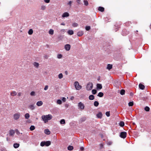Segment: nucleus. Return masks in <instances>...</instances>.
Listing matches in <instances>:
<instances>
[{"mask_svg":"<svg viewBox=\"0 0 151 151\" xmlns=\"http://www.w3.org/2000/svg\"><path fill=\"white\" fill-rule=\"evenodd\" d=\"M49 33L50 35H53L54 33V31L52 29H50L49 30Z\"/></svg>","mask_w":151,"mask_h":151,"instance_id":"nucleus-33","label":"nucleus"},{"mask_svg":"<svg viewBox=\"0 0 151 151\" xmlns=\"http://www.w3.org/2000/svg\"><path fill=\"white\" fill-rule=\"evenodd\" d=\"M127 132H122L120 133L119 136L122 138L124 139L127 136Z\"/></svg>","mask_w":151,"mask_h":151,"instance_id":"nucleus-5","label":"nucleus"},{"mask_svg":"<svg viewBox=\"0 0 151 151\" xmlns=\"http://www.w3.org/2000/svg\"><path fill=\"white\" fill-rule=\"evenodd\" d=\"M33 33V31L32 29H30L28 31V33L29 35H31Z\"/></svg>","mask_w":151,"mask_h":151,"instance_id":"nucleus-29","label":"nucleus"},{"mask_svg":"<svg viewBox=\"0 0 151 151\" xmlns=\"http://www.w3.org/2000/svg\"><path fill=\"white\" fill-rule=\"evenodd\" d=\"M65 24L64 23H61V24H60V25H65Z\"/></svg>","mask_w":151,"mask_h":151,"instance_id":"nucleus-60","label":"nucleus"},{"mask_svg":"<svg viewBox=\"0 0 151 151\" xmlns=\"http://www.w3.org/2000/svg\"><path fill=\"white\" fill-rule=\"evenodd\" d=\"M46 9V7L45 6H41V9L42 10H45Z\"/></svg>","mask_w":151,"mask_h":151,"instance_id":"nucleus-46","label":"nucleus"},{"mask_svg":"<svg viewBox=\"0 0 151 151\" xmlns=\"http://www.w3.org/2000/svg\"><path fill=\"white\" fill-rule=\"evenodd\" d=\"M62 55L61 54H58L57 56V58H58L60 59L62 58Z\"/></svg>","mask_w":151,"mask_h":151,"instance_id":"nucleus-45","label":"nucleus"},{"mask_svg":"<svg viewBox=\"0 0 151 151\" xmlns=\"http://www.w3.org/2000/svg\"><path fill=\"white\" fill-rule=\"evenodd\" d=\"M63 17H66V12H64L62 15Z\"/></svg>","mask_w":151,"mask_h":151,"instance_id":"nucleus-48","label":"nucleus"},{"mask_svg":"<svg viewBox=\"0 0 151 151\" xmlns=\"http://www.w3.org/2000/svg\"><path fill=\"white\" fill-rule=\"evenodd\" d=\"M112 68V65L110 64H108L107 65L106 68L109 70H110Z\"/></svg>","mask_w":151,"mask_h":151,"instance_id":"nucleus-16","label":"nucleus"},{"mask_svg":"<svg viewBox=\"0 0 151 151\" xmlns=\"http://www.w3.org/2000/svg\"><path fill=\"white\" fill-rule=\"evenodd\" d=\"M91 29V27L90 26H86V27L85 29L86 30L88 31L90 30Z\"/></svg>","mask_w":151,"mask_h":151,"instance_id":"nucleus-40","label":"nucleus"},{"mask_svg":"<svg viewBox=\"0 0 151 151\" xmlns=\"http://www.w3.org/2000/svg\"><path fill=\"white\" fill-rule=\"evenodd\" d=\"M51 144V142L50 141H42L40 144V146L42 147L46 146L48 147Z\"/></svg>","mask_w":151,"mask_h":151,"instance_id":"nucleus-2","label":"nucleus"},{"mask_svg":"<svg viewBox=\"0 0 151 151\" xmlns=\"http://www.w3.org/2000/svg\"><path fill=\"white\" fill-rule=\"evenodd\" d=\"M17 93L16 91H12L11 93V94L12 96H15L17 95Z\"/></svg>","mask_w":151,"mask_h":151,"instance_id":"nucleus-35","label":"nucleus"},{"mask_svg":"<svg viewBox=\"0 0 151 151\" xmlns=\"http://www.w3.org/2000/svg\"><path fill=\"white\" fill-rule=\"evenodd\" d=\"M97 117L100 119H101L102 116V114L101 112H99L98 114H96Z\"/></svg>","mask_w":151,"mask_h":151,"instance_id":"nucleus-9","label":"nucleus"},{"mask_svg":"<svg viewBox=\"0 0 151 151\" xmlns=\"http://www.w3.org/2000/svg\"><path fill=\"white\" fill-rule=\"evenodd\" d=\"M71 3H72V2L71 1H70L68 3V5H69L70 6H70H71Z\"/></svg>","mask_w":151,"mask_h":151,"instance_id":"nucleus-55","label":"nucleus"},{"mask_svg":"<svg viewBox=\"0 0 151 151\" xmlns=\"http://www.w3.org/2000/svg\"><path fill=\"white\" fill-rule=\"evenodd\" d=\"M139 88L142 90H144L145 88V86L144 85L141 83L139 84Z\"/></svg>","mask_w":151,"mask_h":151,"instance_id":"nucleus-11","label":"nucleus"},{"mask_svg":"<svg viewBox=\"0 0 151 151\" xmlns=\"http://www.w3.org/2000/svg\"><path fill=\"white\" fill-rule=\"evenodd\" d=\"M1 151H7L5 148H2L1 149Z\"/></svg>","mask_w":151,"mask_h":151,"instance_id":"nucleus-56","label":"nucleus"},{"mask_svg":"<svg viewBox=\"0 0 151 151\" xmlns=\"http://www.w3.org/2000/svg\"><path fill=\"white\" fill-rule=\"evenodd\" d=\"M104 96V93L102 92H99L98 95H97V96L100 97H103Z\"/></svg>","mask_w":151,"mask_h":151,"instance_id":"nucleus-23","label":"nucleus"},{"mask_svg":"<svg viewBox=\"0 0 151 151\" xmlns=\"http://www.w3.org/2000/svg\"><path fill=\"white\" fill-rule=\"evenodd\" d=\"M86 120L85 118H82L81 119V122H83Z\"/></svg>","mask_w":151,"mask_h":151,"instance_id":"nucleus-47","label":"nucleus"},{"mask_svg":"<svg viewBox=\"0 0 151 151\" xmlns=\"http://www.w3.org/2000/svg\"><path fill=\"white\" fill-rule=\"evenodd\" d=\"M84 150V148L83 147H80V150L81 151H83Z\"/></svg>","mask_w":151,"mask_h":151,"instance_id":"nucleus-54","label":"nucleus"},{"mask_svg":"<svg viewBox=\"0 0 151 151\" xmlns=\"http://www.w3.org/2000/svg\"><path fill=\"white\" fill-rule=\"evenodd\" d=\"M43 104V102L41 101H39L37 102L36 105L38 106H40Z\"/></svg>","mask_w":151,"mask_h":151,"instance_id":"nucleus-14","label":"nucleus"},{"mask_svg":"<svg viewBox=\"0 0 151 151\" xmlns=\"http://www.w3.org/2000/svg\"><path fill=\"white\" fill-rule=\"evenodd\" d=\"M84 5L86 6H87L88 5V2L86 0H84Z\"/></svg>","mask_w":151,"mask_h":151,"instance_id":"nucleus-44","label":"nucleus"},{"mask_svg":"<svg viewBox=\"0 0 151 151\" xmlns=\"http://www.w3.org/2000/svg\"><path fill=\"white\" fill-rule=\"evenodd\" d=\"M19 146V144L17 143H15L13 145V146L15 148H18Z\"/></svg>","mask_w":151,"mask_h":151,"instance_id":"nucleus-19","label":"nucleus"},{"mask_svg":"<svg viewBox=\"0 0 151 151\" xmlns=\"http://www.w3.org/2000/svg\"><path fill=\"white\" fill-rule=\"evenodd\" d=\"M15 133V132L13 130H11L9 131V134L11 136H14Z\"/></svg>","mask_w":151,"mask_h":151,"instance_id":"nucleus-10","label":"nucleus"},{"mask_svg":"<svg viewBox=\"0 0 151 151\" xmlns=\"http://www.w3.org/2000/svg\"><path fill=\"white\" fill-rule=\"evenodd\" d=\"M83 34V32L82 31H79L77 33V35L79 37L82 36Z\"/></svg>","mask_w":151,"mask_h":151,"instance_id":"nucleus-13","label":"nucleus"},{"mask_svg":"<svg viewBox=\"0 0 151 151\" xmlns=\"http://www.w3.org/2000/svg\"><path fill=\"white\" fill-rule=\"evenodd\" d=\"M63 75L62 73H60L58 75V78L60 79H61L63 77Z\"/></svg>","mask_w":151,"mask_h":151,"instance_id":"nucleus-38","label":"nucleus"},{"mask_svg":"<svg viewBox=\"0 0 151 151\" xmlns=\"http://www.w3.org/2000/svg\"><path fill=\"white\" fill-rule=\"evenodd\" d=\"M69 16V13L68 12H67V17H68Z\"/></svg>","mask_w":151,"mask_h":151,"instance_id":"nucleus-62","label":"nucleus"},{"mask_svg":"<svg viewBox=\"0 0 151 151\" xmlns=\"http://www.w3.org/2000/svg\"><path fill=\"white\" fill-rule=\"evenodd\" d=\"M80 0H77V2L78 4H80Z\"/></svg>","mask_w":151,"mask_h":151,"instance_id":"nucleus-57","label":"nucleus"},{"mask_svg":"<svg viewBox=\"0 0 151 151\" xmlns=\"http://www.w3.org/2000/svg\"><path fill=\"white\" fill-rule=\"evenodd\" d=\"M99 103L98 101H96L94 102V105L96 107L98 106L99 105Z\"/></svg>","mask_w":151,"mask_h":151,"instance_id":"nucleus-26","label":"nucleus"},{"mask_svg":"<svg viewBox=\"0 0 151 151\" xmlns=\"http://www.w3.org/2000/svg\"><path fill=\"white\" fill-rule=\"evenodd\" d=\"M89 99L90 100H93L94 99V96L93 95H90L89 96Z\"/></svg>","mask_w":151,"mask_h":151,"instance_id":"nucleus-21","label":"nucleus"},{"mask_svg":"<svg viewBox=\"0 0 151 151\" xmlns=\"http://www.w3.org/2000/svg\"><path fill=\"white\" fill-rule=\"evenodd\" d=\"M62 101L60 99H58L57 101V104H62Z\"/></svg>","mask_w":151,"mask_h":151,"instance_id":"nucleus-37","label":"nucleus"},{"mask_svg":"<svg viewBox=\"0 0 151 151\" xmlns=\"http://www.w3.org/2000/svg\"><path fill=\"white\" fill-rule=\"evenodd\" d=\"M97 92V90L96 89H93L92 91V94L94 95Z\"/></svg>","mask_w":151,"mask_h":151,"instance_id":"nucleus-36","label":"nucleus"},{"mask_svg":"<svg viewBox=\"0 0 151 151\" xmlns=\"http://www.w3.org/2000/svg\"><path fill=\"white\" fill-rule=\"evenodd\" d=\"M70 44H67V51L70 50Z\"/></svg>","mask_w":151,"mask_h":151,"instance_id":"nucleus-31","label":"nucleus"},{"mask_svg":"<svg viewBox=\"0 0 151 151\" xmlns=\"http://www.w3.org/2000/svg\"><path fill=\"white\" fill-rule=\"evenodd\" d=\"M67 33L69 35H71L73 34L74 32L73 30H69L68 31Z\"/></svg>","mask_w":151,"mask_h":151,"instance_id":"nucleus-18","label":"nucleus"},{"mask_svg":"<svg viewBox=\"0 0 151 151\" xmlns=\"http://www.w3.org/2000/svg\"><path fill=\"white\" fill-rule=\"evenodd\" d=\"M97 89H101L102 88V85L101 84L97 83L96 85Z\"/></svg>","mask_w":151,"mask_h":151,"instance_id":"nucleus-12","label":"nucleus"},{"mask_svg":"<svg viewBox=\"0 0 151 151\" xmlns=\"http://www.w3.org/2000/svg\"><path fill=\"white\" fill-rule=\"evenodd\" d=\"M97 80L98 81H99L100 80V77H99L97 79Z\"/></svg>","mask_w":151,"mask_h":151,"instance_id":"nucleus-63","label":"nucleus"},{"mask_svg":"<svg viewBox=\"0 0 151 151\" xmlns=\"http://www.w3.org/2000/svg\"><path fill=\"white\" fill-rule=\"evenodd\" d=\"M44 132L47 134H50V131L48 129H46L45 130Z\"/></svg>","mask_w":151,"mask_h":151,"instance_id":"nucleus-15","label":"nucleus"},{"mask_svg":"<svg viewBox=\"0 0 151 151\" xmlns=\"http://www.w3.org/2000/svg\"><path fill=\"white\" fill-rule=\"evenodd\" d=\"M44 1L46 3H48L50 1V0H44Z\"/></svg>","mask_w":151,"mask_h":151,"instance_id":"nucleus-53","label":"nucleus"},{"mask_svg":"<svg viewBox=\"0 0 151 151\" xmlns=\"http://www.w3.org/2000/svg\"><path fill=\"white\" fill-rule=\"evenodd\" d=\"M48 86L47 85H46L45 86V87L44 88V90H47L48 88Z\"/></svg>","mask_w":151,"mask_h":151,"instance_id":"nucleus-49","label":"nucleus"},{"mask_svg":"<svg viewBox=\"0 0 151 151\" xmlns=\"http://www.w3.org/2000/svg\"><path fill=\"white\" fill-rule=\"evenodd\" d=\"M33 65L35 67H36L37 68H38L39 65V63L36 62H35L34 63Z\"/></svg>","mask_w":151,"mask_h":151,"instance_id":"nucleus-34","label":"nucleus"},{"mask_svg":"<svg viewBox=\"0 0 151 151\" xmlns=\"http://www.w3.org/2000/svg\"><path fill=\"white\" fill-rule=\"evenodd\" d=\"M20 116V114L19 113H16L14 114V118L15 120H17L19 119Z\"/></svg>","mask_w":151,"mask_h":151,"instance_id":"nucleus-7","label":"nucleus"},{"mask_svg":"<svg viewBox=\"0 0 151 151\" xmlns=\"http://www.w3.org/2000/svg\"><path fill=\"white\" fill-rule=\"evenodd\" d=\"M28 108L31 110H33L35 109V107L33 104H32L29 106Z\"/></svg>","mask_w":151,"mask_h":151,"instance_id":"nucleus-17","label":"nucleus"},{"mask_svg":"<svg viewBox=\"0 0 151 151\" xmlns=\"http://www.w3.org/2000/svg\"><path fill=\"white\" fill-rule=\"evenodd\" d=\"M61 101L63 102H65L66 101V98L65 97H63Z\"/></svg>","mask_w":151,"mask_h":151,"instance_id":"nucleus-52","label":"nucleus"},{"mask_svg":"<svg viewBox=\"0 0 151 151\" xmlns=\"http://www.w3.org/2000/svg\"><path fill=\"white\" fill-rule=\"evenodd\" d=\"M42 120L44 121L45 123H47L48 120H51L52 117L51 114H49L47 115H43L42 116Z\"/></svg>","mask_w":151,"mask_h":151,"instance_id":"nucleus-1","label":"nucleus"},{"mask_svg":"<svg viewBox=\"0 0 151 151\" xmlns=\"http://www.w3.org/2000/svg\"><path fill=\"white\" fill-rule=\"evenodd\" d=\"M93 84L92 83L89 82L86 86V88L88 91H90L93 88Z\"/></svg>","mask_w":151,"mask_h":151,"instance_id":"nucleus-3","label":"nucleus"},{"mask_svg":"<svg viewBox=\"0 0 151 151\" xmlns=\"http://www.w3.org/2000/svg\"><path fill=\"white\" fill-rule=\"evenodd\" d=\"M35 129V127L34 125H31L29 128L31 131H33Z\"/></svg>","mask_w":151,"mask_h":151,"instance_id":"nucleus-30","label":"nucleus"},{"mask_svg":"<svg viewBox=\"0 0 151 151\" xmlns=\"http://www.w3.org/2000/svg\"><path fill=\"white\" fill-rule=\"evenodd\" d=\"M130 95L131 96H132L133 95V93L132 92H131L130 93Z\"/></svg>","mask_w":151,"mask_h":151,"instance_id":"nucleus-61","label":"nucleus"},{"mask_svg":"<svg viewBox=\"0 0 151 151\" xmlns=\"http://www.w3.org/2000/svg\"><path fill=\"white\" fill-rule=\"evenodd\" d=\"M128 105L129 106H133V101L130 102L128 103Z\"/></svg>","mask_w":151,"mask_h":151,"instance_id":"nucleus-39","label":"nucleus"},{"mask_svg":"<svg viewBox=\"0 0 151 151\" xmlns=\"http://www.w3.org/2000/svg\"><path fill=\"white\" fill-rule=\"evenodd\" d=\"M125 91L124 89H122L120 91V94L122 95H123L124 94Z\"/></svg>","mask_w":151,"mask_h":151,"instance_id":"nucleus-28","label":"nucleus"},{"mask_svg":"<svg viewBox=\"0 0 151 151\" xmlns=\"http://www.w3.org/2000/svg\"><path fill=\"white\" fill-rule=\"evenodd\" d=\"M30 94L32 96H34L35 95V92L34 91H32L31 92Z\"/></svg>","mask_w":151,"mask_h":151,"instance_id":"nucleus-43","label":"nucleus"},{"mask_svg":"<svg viewBox=\"0 0 151 151\" xmlns=\"http://www.w3.org/2000/svg\"><path fill=\"white\" fill-rule=\"evenodd\" d=\"M129 32L126 29H124L122 32V34L123 36H125L128 34Z\"/></svg>","mask_w":151,"mask_h":151,"instance_id":"nucleus-8","label":"nucleus"},{"mask_svg":"<svg viewBox=\"0 0 151 151\" xmlns=\"http://www.w3.org/2000/svg\"><path fill=\"white\" fill-rule=\"evenodd\" d=\"M25 118L26 119H28L29 117V115L28 113H26L24 115Z\"/></svg>","mask_w":151,"mask_h":151,"instance_id":"nucleus-27","label":"nucleus"},{"mask_svg":"<svg viewBox=\"0 0 151 151\" xmlns=\"http://www.w3.org/2000/svg\"><path fill=\"white\" fill-rule=\"evenodd\" d=\"M145 110L147 111H150V108L148 106H146L144 108Z\"/></svg>","mask_w":151,"mask_h":151,"instance_id":"nucleus-32","label":"nucleus"},{"mask_svg":"<svg viewBox=\"0 0 151 151\" xmlns=\"http://www.w3.org/2000/svg\"><path fill=\"white\" fill-rule=\"evenodd\" d=\"M74 85L76 90H79L82 88V86L80 85L78 81H75L74 83Z\"/></svg>","mask_w":151,"mask_h":151,"instance_id":"nucleus-4","label":"nucleus"},{"mask_svg":"<svg viewBox=\"0 0 151 151\" xmlns=\"http://www.w3.org/2000/svg\"><path fill=\"white\" fill-rule=\"evenodd\" d=\"M106 115L108 117L109 116H110V111H108L106 112Z\"/></svg>","mask_w":151,"mask_h":151,"instance_id":"nucleus-41","label":"nucleus"},{"mask_svg":"<svg viewBox=\"0 0 151 151\" xmlns=\"http://www.w3.org/2000/svg\"><path fill=\"white\" fill-rule=\"evenodd\" d=\"M119 125L121 127H123L124 125V123L123 122L121 121L119 123Z\"/></svg>","mask_w":151,"mask_h":151,"instance_id":"nucleus-25","label":"nucleus"},{"mask_svg":"<svg viewBox=\"0 0 151 151\" xmlns=\"http://www.w3.org/2000/svg\"><path fill=\"white\" fill-rule=\"evenodd\" d=\"M60 123L61 124H64L65 123V121L64 119H62L60 121Z\"/></svg>","mask_w":151,"mask_h":151,"instance_id":"nucleus-24","label":"nucleus"},{"mask_svg":"<svg viewBox=\"0 0 151 151\" xmlns=\"http://www.w3.org/2000/svg\"><path fill=\"white\" fill-rule=\"evenodd\" d=\"M16 132L17 134H20V132L17 129L16 130Z\"/></svg>","mask_w":151,"mask_h":151,"instance_id":"nucleus-51","label":"nucleus"},{"mask_svg":"<svg viewBox=\"0 0 151 151\" xmlns=\"http://www.w3.org/2000/svg\"><path fill=\"white\" fill-rule=\"evenodd\" d=\"M74 97L73 96H71V97L70 98V99L71 100H72L74 99Z\"/></svg>","mask_w":151,"mask_h":151,"instance_id":"nucleus-58","label":"nucleus"},{"mask_svg":"<svg viewBox=\"0 0 151 151\" xmlns=\"http://www.w3.org/2000/svg\"><path fill=\"white\" fill-rule=\"evenodd\" d=\"M100 149H102V148L103 147H104V145L103 144H100Z\"/></svg>","mask_w":151,"mask_h":151,"instance_id":"nucleus-50","label":"nucleus"},{"mask_svg":"<svg viewBox=\"0 0 151 151\" xmlns=\"http://www.w3.org/2000/svg\"><path fill=\"white\" fill-rule=\"evenodd\" d=\"M78 106L79 108L81 109H83L84 108V105L81 102H79L78 104Z\"/></svg>","mask_w":151,"mask_h":151,"instance_id":"nucleus-6","label":"nucleus"},{"mask_svg":"<svg viewBox=\"0 0 151 151\" xmlns=\"http://www.w3.org/2000/svg\"><path fill=\"white\" fill-rule=\"evenodd\" d=\"M73 149V147L71 145H69L68 147V150H72Z\"/></svg>","mask_w":151,"mask_h":151,"instance_id":"nucleus-22","label":"nucleus"},{"mask_svg":"<svg viewBox=\"0 0 151 151\" xmlns=\"http://www.w3.org/2000/svg\"><path fill=\"white\" fill-rule=\"evenodd\" d=\"M21 93L20 92L18 93V96H20L21 95Z\"/></svg>","mask_w":151,"mask_h":151,"instance_id":"nucleus-59","label":"nucleus"},{"mask_svg":"<svg viewBox=\"0 0 151 151\" xmlns=\"http://www.w3.org/2000/svg\"><path fill=\"white\" fill-rule=\"evenodd\" d=\"M78 25V24L76 23H73L72 24V26L74 27H77Z\"/></svg>","mask_w":151,"mask_h":151,"instance_id":"nucleus-42","label":"nucleus"},{"mask_svg":"<svg viewBox=\"0 0 151 151\" xmlns=\"http://www.w3.org/2000/svg\"><path fill=\"white\" fill-rule=\"evenodd\" d=\"M65 30V29H61V31L64 32Z\"/></svg>","mask_w":151,"mask_h":151,"instance_id":"nucleus-64","label":"nucleus"},{"mask_svg":"<svg viewBox=\"0 0 151 151\" xmlns=\"http://www.w3.org/2000/svg\"><path fill=\"white\" fill-rule=\"evenodd\" d=\"M98 10L101 12H103L104 11V8L103 7L99 6L98 8Z\"/></svg>","mask_w":151,"mask_h":151,"instance_id":"nucleus-20","label":"nucleus"}]
</instances>
